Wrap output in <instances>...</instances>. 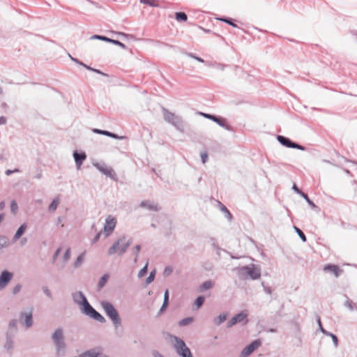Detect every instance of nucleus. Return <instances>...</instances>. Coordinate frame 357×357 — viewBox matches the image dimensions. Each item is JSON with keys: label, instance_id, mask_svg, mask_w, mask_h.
<instances>
[{"label": "nucleus", "instance_id": "f257e3e1", "mask_svg": "<svg viewBox=\"0 0 357 357\" xmlns=\"http://www.w3.org/2000/svg\"><path fill=\"white\" fill-rule=\"evenodd\" d=\"M52 338L56 347V356L58 357L64 356L66 345L64 342L63 329L61 328H56L53 333Z\"/></svg>", "mask_w": 357, "mask_h": 357}, {"label": "nucleus", "instance_id": "f03ea898", "mask_svg": "<svg viewBox=\"0 0 357 357\" xmlns=\"http://www.w3.org/2000/svg\"><path fill=\"white\" fill-rule=\"evenodd\" d=\"M100 305L107 316L112 320L115 328H118L121 325V319L114 305L110 302L106 301H102Z\"/></svg>", "mask_w": 357, "mask_h": 357}, {"label": "nucleus", "instance_id": "7ed1b4c3", "mask_svg": "<svg viewBox=\"0 0 357 357\" xmlns=\"http://www.w3.org/2000/svg\"><path fill=\"white\" fill-rule=\"evenodd\" d=\"M238 275L241 279L257 280L261 277V270L255 264L242 266L238 270Z\"/></svg>", "mask_w": 357, "mask_h": 357}, {"label": "nucleus", "instance_id": "20e7f679", "mask_svg": "<svg viewBox=\"0 0 357 357\" xmlns=\"http://www.w3.org/2000/svg\"><path fill=\"white\" fill-rule=\"evenodd\" d=\"M162 112L164 119L167 123L174 126L180 132H184V123L181 117L176 116L175 114L169 112L165 107L162 108Z\"/></svg>", "mask_w": 357, "mask_h": 357}, {"label": "nucleus", "instance_id": "39448f33", "mask_svg": "<svg viewBox=\"0 0 357 357\" xmlns=\"http://www.w3.org/2000/svg\"><path fill=\"white\" fill-rule=\"evenodd\" d=\"M126 240V236H123L119 238L109 248L108 254L109 255H112L115 254L119 250V255H122L124 254L128 247L131 244V240H128L126 243H124Z\"/></svg>", "mask_w": 357, "mask_h": 357}, {"label": "nucleus", "instance_id": "423d86ee", "mask_svg": "<svg viewBox=\"0 0 357 357\" xmlns=\"http://www.w3.org/2000/svg\"><path fill=\"white\" fill-rule=\"evenodd\" d=\"M82 312L100 323L102 324L106 321L105 317L96 311L89 302H86V303L82 306Z\"/></svg>", "mask_w": 357, "mask_h": 357}, {"label": "nucleus", "instance_id": "0eeeda50", "mask_svg": "<svg viewBox=\"0 0 357 357\" xmlns=\"http://www.w3.org/2000/svg\"><path fill=\"white\" fill-rule=\"evenodd\" d=\"M93 165L106 176L110 178L114 181H116L118 180V177L115 171L111 167L107 166L106 164L103 162L93 163Z\"/></svg>", "mask_w": 357, "mask_h": 357}, {"label": "nucleus", "instance_id": "6e6552de", "mask_svg": "<svg viewBox=\"0 0 357 357\" xmlns=\"http://www.w3.org/2000/svg\"><path fill=\"white\" fill-rule=\"evenodd\" d=\"M248 313L246 311H242L240 313L234 316L228 322L227 327L230 328L236 324H242L245 325L248 323Z\"/></svg>", "mask_w": 357, "mask_h": 357}, {"label": "nucleus", "instance_id": "1a4fd4ad", "mask_svg": "<svg viewBox=\"0 0 357 357\" xmlns=\"http://www.w3.org/2000/svg\"><path fill=\"white\" fill-rule=\"evenodd\" d=\"M277 139L280 144L287 148L297 149L300 150L306 149V147L293 142L289 138L284 137L283 135H278Z\"/></svg>", "mask_w": 357, "mask_h": 357}, {"label": "nucleus", "instance_id": "9d476101", "mask_svg": "<svg viewBox=\"0 0 357 357\" xmlns=\"http://www.w3.org/2000/svg\"><path fill=\"white\" fill-rule=\"evenodd\" d=\"M261 344V342L259 339L255 340L252 342L250 344L246 346L240 354V357H248L250 356L255 349H257Z\"/></svg>", "mask_w": 357, "mask_h": 357}, {"label": "nucleus", "instance_id": "9b49d317", "mask_svg": "<svg viewBox=\"0 0 357 357\" xmlns=\"http://www.w3.org/2000/svg\"><path fill=\"white\" fill-rule=\"evenodd\" d=\"M200 114L204 116L206 119H210L215 122L220 127L225 128L227 130H229V126L227 123L226 120L225 119L207 113L200 112Z\"/></svg>", "mask_w": 357, "mask_h": 357}, {"label": "nucleus", "instance_id": "f8f14e48", "mask_svg": "<svg viewBox=\"0 0 357 357\" xmlns=\"http://www.w3.org/2000/svg\"><path fill=\"white\" fill-rule=\"evenodd\" d=\"M116 224V220L114 218L109 215L105 220V224L104 226V231L105 236H109L114 229Z\"/></svg>", "mask_w": 357, "mask_h": 357}, {"label": "nucleus", "instance_id": "ddd939ff", "mask_svg": "<svg viewBox=\"0 0 357 357\" xmlns=\"http://www.w3.org/2000/svg\"><path fill=\"white\" fill-rule=\"evenodd\" d=\"M13 277V273L6 270L3 271L0 275V289L6 287Z\"/></svg>", "mask_w": 357, "mask_h": 357}, {"label": "nucleus", "instance_id": "4468645a", "mask_svg": "<svg viewBox=\"0 0 357 357\" xmlns=\"http://www.w3.org/2000/svg\"><path fill=\"white\" fill-rule=\"evenodd\" d=\"M20 321L22 325L26 328H30L33 325V316L32 312L29 313L22 312L20 316Z\"/></svg>", "mask_w": 357, "mask_h": 357}, {"label": "nucleus", "instance_id": "2eb2a0df", "mask_svg": "<svg viewBox=\"0 0 357 357\" xmlns=\"http://www.w3.org/2000/svg\"><path fill=\"white\" fill-rule=\"evenodd\" d=\"M317 324L319 325V330L321 331V332L323 334H324L325 335L331 337L332 338V340L333 342V344H334L335 347H337L338 346V338H337V337L335 334H333V333H331V332H329V331H326L325 329H323V326H322V324H321V319H320L319 317H317Z\"/></svg>", "mask_w": 357, "mask_h": 357}, {"label": "nucleus", "instance_id": "dca6fc26", "mask_svg": "<svg viewBox=\"0 0 357 357\" xmlns=\"http://www.w3.org/2000/svg\"><path fill=\"white\" fill-rule=\"evenodd\" d=\"M139 206L142 208H146L151 211H158L160 209V207L158 204L154 203L151 200H144L140 202Z\"/></svg>", "mask_w": 357, "mask_h": 357}, {"label": "nucleus", "instance_id": "f3484780", "mask_svg": "<svg viewBox=\"0 0 357 357\" xmlns=\"http://www.w3.org/2000/svg\"><path fill=\"white\" fill-rule=\"evenodd\" d=\"M73 299L75 303L81 305L82 307L84 305L86 302H89L82 291H77L73 294Z\"/></svg>", "mask_w": 357, "mask_h": 357}, {"label": "nucleus", "instance_id": "a211bd4d", "mask_svg": "<svg viewBox=\"0 0 357 357\" xmlns=\"http://www.w3.org/2000/svg\"><path fill=\"white\" fill-rule=\"evenodd\" d=\"M324 270L325 271H330L333 273L335 277H338L342 272V270L340 269L337 265L333 264H328L325 266Z\"/></svg>", "mask_w": 357, "mask_h": 357}, {"label": "nucleus", "instance_id": "6ab92c4d", "mask_svg": "<svg viewBox=\"0 0 357 357\" xmlns=\"http://www.w3.org/2000/svg\"><path fill=\"white\" fill-rule=\"evenodd\" d=\"M13 337L14 335L11 334L10 332L6 333V340L4 344V348L7 351H12L14 346H13Z\"/></svg>", "mask_w": 357, "mask_h": 357}, {"label": "nucleus", "instance_id": "aec40b11", "mask_svg": "<svg viewBox=\"0 0 357 357\" xmlns=\"http://www.w3.org/2000/svg\"><path fill=\"white\" fill-rule=\"evenodd\" d=\"M176 344H175V348L177 351V353L178 354V351H184L186 348H188L186 345L184 341L179 337H175Z\"/></svg>", "mask_w": 357, "mask_h": 357}, {"label": "nucleus", "instance_id": "412c9836", "mask_svg": "<svg viewBox=\"0 0 357 357\" xmlns=\"http://www.w3.org/2000/svg\"><path fill=\"white\" fill-rule=\"evenodd\" d=\"M26 224L24 223L18 228L13 236V243H15L23 235L26 229Z\"/></svg>", "mask_w": 357, "mask_h": 357}, {"label": "nucleus", "instance_id": "4be33fe9", "mask_svg": "<svg viewBox=\"0 0 357 357\" xmlns=\"http://www.w3.org/2000/svg\"><path fill=\"white\" fill-rule=\"evenodd\" d=\"M213 286H214V282L212 280H208L205 281L203 284H202L199 286V291L200 292H203L204 291L211 289Z\"/></svg>", "mask_w": 357, "mask_h": 357}, {"label": "nucleus", "instance_id": "5701e85b", "mask_svg": "<svg viewBox=\"0 0 357 357\" xmlns=\"http://www.w3.org/2000/svg\"><path fill=\"white\" fill-rule=\"evenodd\" d=\"M60 203L59 195L56 196L49 205L48 210L50 212L55 211Z\"/></svg>", "mask_w": 357, "mask_h": 357}, {"label": "nucleus", "instance_id": "b1692460", "mask_svg": "<svg viewBox=\"0 0 357 357\" xmlns=\"http://www.w3.org/2000/svg\"><path fill=\"white\" fill-rule=\"evenodd\" d=\"M220 210L225 213V217L231 221L232 220V215L228 208L220 202H218Z\"/></svg>", "mask_w": 357, "mask_h": 357}, {"label": "nucleus", "instance_id": "393cba45", "mask_svg": "<svg viewBox=\"0 0 357 357\" xmlns=\"http://www.w3.org/2000/svg\"><path fill=\"white\" fill-rule=\"evenodd\" d=\"M109 274L105 273L100 278V279L99 280V282L98 283V291L101 290L105 287V284L107 283V282L109 279Z\"/></svg>", "mask_w": 357, "mask_h": 357}, {"label": "nucleus", "instance_id": "a878e982", "mask_svg": "<svg viewBox=\"0 0 357 357\" xmlns=\"http://www.w3.org/2000/svg\"><path fill=\"white\" fill-rule=\"evenodd\" d=\"M104 41L116 45L124 50L127 48L126 45L123 44V43H121V41H119L118 40L109 38L107 36H105Z\"/></svg>", "mask_w": 357, "mask_h": 357}, {"label": "nucleus", "instance_id": "bb28decb", "mask_svg": "<svg viewBox=\"0 0 357 357\" xmlns=\"http://www.w3.org/2000/svg\"><path fill=\"white\" fill-rule=\"evenodd\" d=\"M175 18L178 22H185L188 20V16L184 12H176L175 13Z\"/></svg>", "mask_w": 357, "mask_h": 357}, {"label": "nucleus", "instance_id": "cd10ccee", "mask_svg": "<svg viewBox=\"0 0 357 357\" xmlns=\"http://www.w3.org/2000/svg\"><path fill=\"white\" fill-rule=\"evenodd\" d=\"M227 317V313L220 314L218 317H217L216 318L214 319V323L216 325H220L226 321Z\"/></svg>", "mask_w": 357, "mask_h": 357}, {"label": "nucleus", "instance_id": "c85d7f7f", "mask_svg": "<svg viewBox=\"0 0 357 357\" xmlns=\"http://www.w3.org/2000/svg\"><path fill=\"white\" fill-rule=\"evenodd\" d=\"M17 320L13 319L9 323V331L8 332H10L11 334L15 335V333L17 332Z\"/></svg>", "mask_w": 357, "mask_h": 357}, {"label": "nucleus", "instance_id": "c756f323", "mask_svg": "<svg viewBox=\"0 0 357 357\" xmlns=\"http://www.w3.org/2000/svg\"><path fill=\"white\" fill-rule=\"evenodd\" d=\"M10 245L9 239L5 236H0V248H7Z\"/></svg>", "mask_w": 357, "mask_h": 357}, {"label": "nucleus", "instance_id": "7c9ffc66", "mask_svg": "<svg viewBox=\"0 0 357 357\" xmlns=\"http://www.w3.org/2000/svg\"><path fill=\"white\" fill-rule=\"evenodd\" d=\"M84 255H85L84 252H83V253H81L77 257L76 261L74 262V267L75 268H79L82 265V262L84 261Z\"/></svg>", "mask_w": 357, "mask_h": 357}, {"label": "nucleus", "instance_id": "2f4dec72", "mask_svg": "<svg viewBox=\"0 0 357 357\" xmlns=\"http://www.w3.org/2000/svg\"><path fill=\"white\" fill-rule=\"evenodd\" d=\"M218 20H220V21L224 22L231 25L233 27H237L236 24H235L232 21V19H231V18H229V17H220V18H218Z\"/></svg>", "mask_w": 357, "mask_h": 357}, {"label": "nucleus", "instance_id": "473e14b6", "mask_svg": "<svg viewBox=\"0 0 357 357\" xmlns=\"http://www.w3.org/2000/svg\"><path fill=\"white\" fill-rule=\"evenodd\" d=\"M140 2L143 4H147L151 7H158V3L156 0H140Z\"/></svg>", "mask_w": 357, "mask_h": 357}, {"label": "nucleus", "instance_id": "72a5a7b5", "mask_svg": "<svg viewBox=\"0 0 357 357\" xmlns=\"http://www.w3.org/2000/svg\"><path fill=\"white\" fill-rule=\"evenodd\" d=\"M204 301H205L204 296H199L196 298V300L195 301V305L199 308L202 306Z\"/></svg>", "mask_w": 357, "mask_h": 357}, {"label": "nucleus", "instance_id": "f704fd0d", "mask_svg": "<svg viewBox=\"0 0 357 357\" xmlns=\"http://www.w3.org/2000/svg\"><path fill=\"white\" fill-rule=\"evenodd\" d=\"M294 227L296 232L298 234V235L299 236V237L301 238L302 241L305 242L307 241V238H306L305 234L297 227L294 226Z\"/></svg>", "mask_w": 357, "mask_h": 357}, {"label": "nucleus", "instance_id": "c9c22d12", "mask_svg": "<svg viewBox=\"0 0 357 357\" xmlns=\"http://www.w3.org/2000/svg\"><path fill=\"white\" fill-rule=\"evenodd\" d=\"M301 196L305 199V200L307 202V204L312 207V208H316L317 206L314 204V202L310 200V199L308 197L307 195L303 192Z\"/></svg>", "mask_w": 357, "mask_h": 357}, {"label": "nucleus", "instance_id": "e433bc0d", "mask_svg": "<svg viewBox=\"0 0 357 357\" xmlns=\"http://www.w3.org/2000/svg\"><path fill=\"white\" fill-rule=\"evenodd\" d=\"M344 305L352 311L354 310L356 304L353 303V302L347 298V301L344 302Z\"/></svg>", "mask_w": 357, "mask_h": 357}, {"label": "nucleus", "instance_id": "4c0bfd02", "mask_svg": "<svg viewBox=\"0 0 357 357\" xmlns=\"http://www.w3.org/2000/svg\"><path fill=\"white\" fill-rule=\"evenodd\" d=\"M178 354L182 357H193L189 348H186L184 351H178Z\"/></svg>", "mask_w": 357, "mask_h": 357}, {"label": "nucleus", "instance_id": "58836bf2", "mask_svg": "<svg viewBox=\"0 0 357 357\" xmlns=\"http://www.w3.org/2000/svg\"><path fill=\"white\" fill-rule=\"evenodd\" d=\"M193 321V319L192 317H187L185 319H183L179 321L180 326H186L190 324Z\"/></svg>", "mask_w": 357, "mask_h": 357}, {"label": "nucleus", "instance_id": "ea45409f", "mask_svg": "<svg viewBox=\"0 0 357 357\" xmlns=\"http://www.w3.org/2000/svg\"><path fill=\"white\" fill-rule=\"evenodd\" d=\"M141 246L139 245H137L133 248V254L135 255V258L134 259L135 262L137 261L138 259V254L140 252Z\"/></svg>", "mask_w": 357, "mask_h": 357}, {"label": "nucleus", "instance_id": "a19ab883", "mask_svg": "<svg viewBox=\"0 0 357 357\" xmlns=\"http://www.w3.org/2000/svg\"><path fill=\"white\" fill-rule=\"evenodd\" d=\"M86 158H74L75 159V164H76V166H77V168L79 169H80V167L81 165H82L83 163V161L86 159Z\"/></svg>", "mask_w": 357, "mask_h": 357}, {"label": "nucleus", "instance_id": "79ce46f5", "mask_svg": "<svg viewBox=\"0 0 357 357\" xmlns=\"http://www.w3.org/2000/svg\"><path fill=\"white\" fill-rule=\"evenodd\" d=\"M147 266L148 265L146 264L138 273V277L142 278L145 275V274L147 273Z\"/></svg>", "mask_w": 357, "mask_h": 357}, {"label": "nucleus", "instance_id": "37998d69", "mask_svg": "<svg viewBox=\"0 0 357 357\" xmlns=\"http://www.w3.org/2000/svg\"><path fill=\"white\" fill-rule=\"evenodd\" d=\"M18 206L15 200H13L10 203V210L13 213H15L17 211Z\"/></svg>", "mask_w": 357, "mask_h": 357}, {"label": "nucleus", "instance_id": "c03bdc74", "mask_svg": "<svg viewBox=\"0 0 357 357\" xmlns=\"http://www.w3.org/2000/svg\"><path fill=\"white\" fill-rule=\"evenodd\" d=\"M93 131L95 133L103 135H105V136H108L109 135V131H107V130H100V129H98V128L93 129Z\"/></svg>", "mask_w": 357, "mask_h": 357}, {"label": "nucleus", "instance_id": "a18cd8bd", "mask_svg": "<svg viewBox=\"0 0 357 357\" xmlns=\"http://www.w3.org/2000/svg\"><path fill=\"white\" fill-rule=\"evenodd\" d=\"M154 278H155V273L151 272L149 275L148 276V278L146 280V282L147 284H150L151 282L153 281Z\"/></svg>", "mask_w": 357, "mask_h": 357}, {"label": "nucleus", "instance_id": "49530a36", "mask_svg": "<svg viewBox=\"0 0 357 357\" xmlns=\"http://www.w3.org/2000/svg\"><path fill=\"white\" fill-rule=\"evenodd\" d=\"M70 257V249L68 248L63 255V261H67Z\"/></svg>", "mask_w": 357, "mask_h": 357}, {"label": "nucleus", "instance_id": "de8ad7c7", "mask_svg": "<svg viewBox=\"0 0 357 357\" xmlns=\"http://www.w3.org/2000/svg\"><path fill=\"white\" fill-rule=\"evenodd\" d=\"M188 55L190 57H191V58H192V59H194L197 60V61H199V62H201V63H204V59H202L201 57H199V56H197L195 55V54H192V53H189Z\"/></svg>", "mask_w": 357, "mask_h": 357}, {"label": "nucleus", "instance_id": "09e8293b", "mask_svg": "<svg viewBox=\"0 0 357 357\" xmlns=\"http://www.w3.org/2000/svg\"><path fill=\"white\" fill-rule=\"evenodd\" d=\"M21 289H22V285L20 284H17L13 288V294H15V295L18 294L20 291Z\"/></svg>", "mask_w": 357, "mask_h": 357}, {"label": "nucleus", "instance_id": "8fccbe9b", "mask_svg": "<svg viewBox=\"0 0 357 357\" xmlns=\"http://www.w3.org/2000/svg\"><path fill=\"white\" fill-rule=\"evenodd\" d=\"M108 137L114 138V139H124L125 138L124 136H119L118 135H116L114 132H109Z\"/></svg>", "mask_w": 357, "mask_h": 357}, {"label": "nucleus", "instance_id": "3c124183", "mask_svg": "<svg viewBox=\"0 0 357 357\" xmlns=\"http://www.w3.org/2000/svg\"><path fill=\"white\" fill-rule=\"evenodd\" d=\"M19 172H20V169H17V168H15V169H14L13 170L7 169V170L5 172V174H6L7 176H10V175H11L13 173Z\"/></svg>", "mask_w": 357, "mask_h": 357}, {"label": "nucleus", "instance_id": "603ef678", "mask_svg": "<svg viewBox=\"0 0 357 357\" xmlns=\"http://www.w3.org/2000/svg\"><path fill=\"white\" fill-rule=\"evenodd\" d=\"M172 272V268L169 266H167L165 268L164 270V275L167 276L169 275H170Z\"/></svg>", "mask_w": 357, "mask_h": 357}, {"label": "nucleus", "instance_id": "864d4df0", "mask_svg": "<svg viewBox=\"0 0 357 357\" xmlns=\"http://www.w3.org/2000/svg\"><path fill=\"white\" fill-rule=\"evenodd\" d=\"M292 189L299 195H301L303 192L297 187V185L295 183L293 185Z\"/></svg>", "mask_w": 357, "mask_h": 357}, {"label": "nucleus", "instance_id": "5fc2aeb1", "mask_svg": "<svg viewBox=\"0 0 357 357\" xmlns=\"http://www.w3.org/2000/svg\"><path fill=\"white\" fill-rule=\"evenodd\" d=\"M105 36L93 35L91 37V39H97L104 41Z\"/></svg>", "mask_w": 357, "mask_h": 357}, {"label": "nucleus", "instance_id": "6e6d98bb", "mask_svg": "<svg viewBox=\"0 0 357 357\" xmlns=\"http://www.w3.org/2000/svg\"><path fill=\"white\" fill-rule=\"evenodd\" d=\"M43 291L47 296L52 298L51 291L47 287H43Z\"/></svg>", "mask_w": 357, "mask_h": 357}, {"label": "nucleus", "instance_id": "4d7b16f0", "mask_svg": "<svg viewBox=\"0 0 357 357\" xmlns=\"http://www.w3.org/2000/svg\"><path fill=\"white\" fill-rule=\"evenodd\" d=\"M100 235H101V233H100V232H99V233H98V234L95 236V237H94V238H93V239L92 240V243H93V244L96 243L99 241L100 237Z\"/></svg>", "mask_w": 357, "mask_h": 357}, {"label": "nucleus", "instance_id": "13d9d810", "mask_svg": "<svg viewBox=\"0 0 357 357\" xmlns=\"http://www.w3.org/2000/svg\"><path fill=\"white\" fill-rule=\"evenodd\" d=\"M163 303H169V291L166 290L164 294V301Z\"/></svg>", "mask_w": 357, "mask_h": 357}, {"label": "nucleus", "instance_id": "bf43d9fd", "mask_svg": "<svg viewBox=\"0 0 357 357\" xmlns=\"http://www.w3.org/2000/svg\"><path fill=\"white\" fill-rule=\"evenodd\" d=\"M73 156H86L84 152L79 153L77 151H74Z\"/></svg>", "mask_w": 357, "mask_h": 357}, {"label": "nucleus", "instance_id": "052dcab7", "mask_svg": "<svg viewBox=\"0 0 357 357\" xmlns=\"http://www.w3.org/2000/svg\"><path fill=\"white\" fill-rule=\"evenodd\" d=\"M262 285H263V287H264V291H265L266 294H271V293H272L271 288V287H265V286L264 285V282H262Z\"/></svg>", "mask_w": 357, "mask_h": 357}, {"label": "nucleus", "instance_id": "680f3d73", "mask_svg": "<svg viewBox=\"0 0 357 357\" xmlns=\"http://www.w3.org/2000/svg\"><path fill=\"white\" fill-rule=\"evenodd\" d=\"M61 250V249L60 248H58V249L56 250V252H55V253L54 254V256H53V261H55V260H56V258H57V257L59 256V253H60Z\"/></svg>", "mask_w": 357, "mask_h": 357}, {"label": "nucleus", "instance_id": "e2e57ef3", "mask_svg": "<svg viewBox=\"0 0 357 357\" xmlns=\"http://www.w3.org/2000/svg\"><path fill=\"white\" fill-rule=\"evenodd\" d=\"M93 72H95V73H96L98 74L102 75L105 76V77L108 76L107 74L100 71V70L96 69V68H93Z\"/></svg>", "mask_w": 357, "mask_h": 357}, {"label": "nucleus", "instance_id": "0e129e2a", "mask_svg": "<svg viewBox=\"0 0 357 357\" xmlns=\"http://www.w3.org/2000/svg\"><path fill=\"white\" fill-rule=\"evenodd\" d=\"M152 354L153 357H164L160 353L155 350L153 351Z\"/></svg>", "mask_w": 357, "mask_h": 357}, {"label": "nucleus", "instance_id": "69168bd1", "mask_svg": "<svg viewBox=\"0 0 357 357\" xmlns=\"http://www.w3.org/2000/svg\"><path fill=\"white\" fill-rule=\"evenodd\" d=\"M7 122V119L5 116H0V125H5Z\"/></svg>", "mask_w": 357, "mask_h": 357}, {"label": "nucleus", "instance_id": "338daca9", "mask_svg": "<svg viewBox=\"0 0 357 357\" xmlns=\"http://www.w3.org/2000/svg\"><path fill=\"white\" fill-rule=\"evenodd\" d=\"M167 305H168V303H162V307H161V308H160V312H162L164 310H165V309L167 308Z\"/></svg>", "mask_w": 357, "mask_h": 357}, {"label": "nucleus", "instance_id": "774afa93", "mask_svg": "<svg viewBox=\"0 0 357 357\" xmlns=\"http://www.w3.org/2000/svg\"><path fill=\"white\" fill-rule=\"evenodd\" d=\"M82 66L89 70L93 71V68H91V66H89L84 63V65H82Z\"/></svg>", "mask_w": 357, "mask_h": 357}]
</instances>
